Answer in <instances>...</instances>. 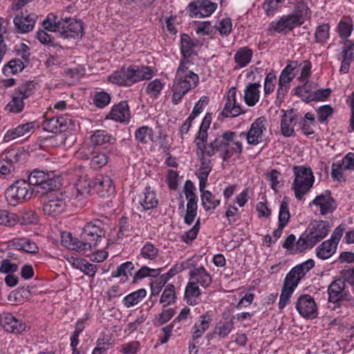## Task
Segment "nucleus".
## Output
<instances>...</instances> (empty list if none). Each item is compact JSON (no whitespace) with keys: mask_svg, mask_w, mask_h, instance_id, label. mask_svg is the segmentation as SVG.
<instances>
[{"mask_svg":"<svg viewBox=\"0 0 354 354\" xmlns=\"http://www.w3.org/2000/svg\"><path fill=\"white\" fill-rule=\"evenodd\" d=\"M66 207L65 199L62 197H56L44 203L43 211L46 215L57 216L65 210Z\"/></svg>","mask_w":354,"mask_h":354,"instance_id":"4be33fe9","label":"nucleus"},{"mask_svg":"<svg viewBox=\"0 0 354 354\" xmlns=\"http://www.w3.org/2000/svg\"><path fill=\"white\" fill-rule=\"evenodd\" d=\"M191 279H195L196 283L201 286L207 288L212 283V279L211 275L205 270V268L201 266L194 268L189 272Z\"/></svg>","mask_w":354,"mask_h":354,"instance_id":"cd10ccee","label":"nucleus"},{"mask_svg":"<svg viewBox=\"0 0 354 354\" xmlns=\"http://www.w3.org/2000/svg\"><path fill=\"white\" fill-rule=\"evenodd\" d=\"M71 119L64 116L53 117L44 121L43 129L52 133L63 132L66 131L68 124H71Z\"/></svg>","mask_w":354,"mask_h":354,"instance_id":"aec40b11","label":"nucleus"},{"mask_svg":"<svg viewBox=\"0 0 354 354\" xmlns=\"http://www.w3.org/2000/svg\"><path fill=\"white\" fill-rule=\"evenodd\" d=\"M37 15L35 13L26 14L21 12L13 19L15 28L19 33L24 34L30 32L35 24Z\"/></svg>","mask_w":354,"mask_h":354,"instance_id":"f3484780","label":"nucleus"},{"mask_svg":"<svg viewBox=\"0 0 354 354\" xmlns=\"http://www.w3.org/2000/svg\"><path fill=\"white\" fill-rule=\"evenodd\" d=\"M329 25L322 24L319 25L315 31V38L317 42L323 43L329 37Z\"/></svg>","mask_w":354,"mask_h":354,"instance_id":"6e6d98bb","label":"nucleus"},{"mask_svg":"<svg viewBox=\"0 0 354 354\" xmlns=\"http://www.w3.org/2000/svg\"><path fill=\"white\" fill-rule=\"evenodd\" d=\"M259 83L249 84L244 91V100L246 104L252 106L259 100Z\"/></svg>","mask_w":354,"mask_h":354,"instance_id":"c85d7f7f","label":"nucleus"},{"mask_svg":"<svg viewBox=\"0 0 354 354\" xmlns=\"http://www.w3.org/2000/svg\"><path fill=\"white\" fill-rule=\"evenodd\" d=\"M290 219V212L288 209V198L285 196L280 204L279 213L278 217V223L286 225Z\"/></svg>","mask_w":354,"mask_h":354,"instance_id":"8fccbe9b","label":"nucleus"},{"mask_svg":"<svg viewBox=\"0 0 354 354\" xmlns=\"http://www.w3.org/2000/svg\"><path fill=\"white\" fill-rule=\"evenodd\" d=\"M314 205L319 208L322 215L332 213L337 207L335 200L331 196L330 192L325 191L323 194L317 196L310 205Z\"/></svg>","mask_w":354,"mask_h":354,"instance_id":"2eb2a0df","label":"nucleus"},{"mask_svg":"<svg viewBox=\"0 0 354 354\" xmlns=\"http://www.w3.org/2000/svg\"><path fill=\"white\" fill-rule=\"evenodd\" d=\"M225 149L223 150L220 156L223 161H227L233 155H240L243 152L242 142L237 139V135L235 133L234 141H227Z\"/></svg>","mask_w":354,"mask_h":354,"instance_id":"bb28decb","label":"nucleus"},{"mask_svg":"<svg viewBox=\"0 0 354 354\" xmlns=\"http://www.w3.org/2000/svg\"><path fill=\"white\" fill-rule=\"evenodd\" d=\"M175 311L173 308H169L163 310L154 319L153 324L156 326H162L169 322L174 315Z\"/></svg>","mask_w":354,"mask_h":354,"instance_id":"bf43d9fd","label":"nucleus"},{"mask_svg":"<svg viewBox=\"0 0 354 354\" xmlns=\"http://www.w3.org/2000/svg\"><path fill=\"white\" fill-rule=\"evenodd\" d=\"M58 32L63 38H77L83 35V26L80 21L71 17L61 19Z\"/></svg>","mask_w":354,"mask_h":354,"instance_id":"9b49d317","label":"nucleus"},{"mask_svg":"<svg viewBox=\"0 0 354 354\" xmlns=\"http://www.w3.org/2000/svg\"><path fill=\"white\" fill-rule=\"evenodd\" d=\"M313 183H306L301 181L299 176H295V180L292 185V189L295 192V195L297 199L301 200L303 196L307 194V192L313 187Z\"/></svg>","mask_w":354,"mask_h":354,"instance_id":"72a5a7b5","label":"nucleus"},{"mask_svg":"<svg viewBox=\"0 0 354 354\" xmlns=\"http://www.w3.org/2000/svg\"><path fill=\"white\" fill-rule=\"evenodd\" d=\"M109 157L104 153H95L91 157V166L95 169L104 167L108 162Z\"/></svg>","mask_w":354,"mask_h":354,"instance_id":"864d4df0","label":"nucleus"},{"mask_svg":"<svg viewBox=\"0 0 354 354\" xmlns=\"http://www.w3.org/2000/svg\"><path fill=\"white\" fill-rule=\"evenodd\" d=\"M300 241V237L296 241V237L294 234L288 235L282 244V247L288 251L292 254L301 253L307 250V248L301 249L298 245Z\"/></svg>","mask_w":354,"mask_h":354,"instance_id":"ea45409f","label":"nucleus"},{"mask_svg":"<svg viewBox=\"0 0 354 354\" xmlns=\"http://www.w3.org/2000/svg\"><path fill=\"white\" fill-rule=\"evenodd\" d=\"M337 250V246L328 240L322 242L316 249V254L320 259H326L330 257Z\"/></svg>","mask_w":354,"mask_h":354,"instance_id":"e433bc0d","label":"nucleus"},{"mask_svg":"<svg viewBox=\"0 0 354 354\" xmlns=\"http://www.w3.org/2000/svg\"><path fill=\"white\" fill-rule=\"evenodd\" d=\"M105 235L104 224L100 220H93L87 223L80 234L81 243L86 253L92 251Z\"/></svg>","mask_w":354,"mask_h":354,"instance_id":"39448f33","label":"nucleus"},{"mask_svg":"<svg viewBox=\"0 0 354 354\" xmlns=\"http://www.w3.org/2000/svg\"><path fill=\"white\" fill-rule=\"evenodd\" d=\"M153 75V71L149 66H124L111 74L108 80L118 86H131L142 80H150Z\"/></svg>","mask_w":354,"mask_h":354,"instance_id":"f03ea898","label":"nucleus"},{"mask_svg":"<svg viewBox=\"0 0 354 354\" xmlns=\"http://www.w3.org/2000/svg\"><path fill=\"white\" fill-rule=\"evenodd\" d=\"M35 128V122L19 124L16 128L8 130L3 137L4 142H9L16 138L29 136Z\"/></svg>","mask_w":354,"mask_h":354,"instance_id":"5701e85b","label":"nucleus"},{"mask_svg":"<svg viewBox=\"0 0 354 354\" xmlns=\"http://www.w3.org/2000/svg\"><path fill=\"white\" fill-rule=\"evenodd\" d=\"M276 80V75L273 72H270L266 75L264 81V93L266 95L270 94L275 88L274 82Z\"/></svg>","mask_w":354,"mask_h":354,"instance_id":"774afa93","label":"nucleus"},{"mask_svg":"<svg viewBox=\"0 0 354 354\" xmlns=\"http://www.w3.org/2000/svg\"><path fill=\"white\" fill-rule=\"evenodd\" d=\"M296 309L304 318L313 319L317 315V308L314 299L309 295H302L296 302Z\"/></svg>","mask_w":354,"mask_h":354,"instance_id":"ddd939ff","label":"nucleus"},{"mask_svg":"<svg viewBox=\"0 0 354 354\" xmlns=\"http://www.w3.org/2000/svg\"><path fill=\"white\" fill-rule=\"evenodd\" d=\"M18 270V265L12 263L9 259H3L0 263V272L4 274H12Z\"/></svg>","mask_w":354,"mask_h":354,"instance_id":"69168bd1","label":"nucleus"},{"mask_svg":"<svg viewBox=\"0 0 354 354\" xmlns=\"http://www.w3.org/2000/svg\"><path fill=\"white\" fill-rule=\"evenodd\" d=\"M330 225L328 221H319L311 224L300 236L299 245L304 248H311L317 243L326 236L330 231Z\"/></svg>","mask_w":354,"mask_h":354,"instance_id":"423d86ee","label":"nucleus"},{"mask_svg":"<svg viewBox=\"0 0 354 354\" xmlns=\"http://www.w3.org/2000/svg\"><path fill=\"white\" fill-rule=\"evenodd\" d=\"M93 187L100 197L105 198L113 194L115 187L109 176L100 175L95 177Z\"/></svg>","mask_w":354,"mask_h":354,"instance_id":"a211bd4d","label":"nucleus"},{"mask_svg":"<svg viewBox=\"0 0 354 354\" xmlns=\"http://www.w3.org/2000/svg\"><path fill=\"white\" fill-rule=\"evenodd\" d=\"M265 118L260 117L256 119L251 124L248 132H241L240 136L246 138L249 145H257L263 140V131L266 130Z\"/></svg>","mask_w":354,"mask_h":354,"instance_id":"f8f14e48","label":"nucleus"},{"mask_svg":"<svg viewBox=\"0 0 354 354\" xmlns=\"http://www.w3.org/2000/svg\"><path fill=\"white\" fill-rule=\"evenodd\" d=\"M188 7L190 17H206L214 12L217 5L208 0H196V1L191 2Z\"/></svg>","mask_w":354,"mask_h":354,"instance_id":"4468645a","label":"nucleus"},{"mask_svg":"<svg viewBox=\"0 0 354 354\" xmlns=\"http://www.w3.org/2000/svg\"><path fill=\"white\" fill-rule=\"evenodd\" d=\"M207 151L196 152L201 165L198 171V176H208L212 171L211 160L206 158Z\"/></svg>","mask_w":354,"mask_h":354,"instance_id":"a19ab883","label":"nucleus"},{"mask_svg":"<svg viewBox=\"0 0 354 354\" xmlns=\"http://www.w3.org/2000/svg\"><path fill=\"white\" fill-rule=\"evenodd\" d=\"M75 185L77 195L84 196L90 195L91 185L86 175L80 176Z\"/></svg>","mask_w":354,"mask_h":354,"instance_id":"c03bdc74","label":"nucleus"},{"mask_svg":"<svg viewBox=\"0 0 354 354\" xmlns=\"http://www.w3.org/2000/svg\"><path fill=\"white\" fill-rule=\"evenodd\" d=\"M207 129L206 128L201 127L194 140V143L196 147V152H203L208 151L207 141Z\"/></svg>","mask_w":354,"mask_h":354,"instance_id":"58836bf2","label":"nucleus"},{"mask_svg":"<svg viewBox=\"0 0 354 354\" xmlns=\"http://www.w3.org/2000/svg\"><path fill=\"white\" fill-rule=\"evenodd\" d=\"M194 190V183L191 180H187L183 189V192L187 200L186 214L184 218V222L187 225H191L197 215L198 198Z\"/></svg>","mask_w":354,"mask_h":354,"instance_id":"9d476101","label":"nucleus"},{"mask_svg":"<svg viewBox=\"0 0 354 354\" xmlns=\"http://www.w3.org/2000/svg\"><path fill=\"white\" fill-rule=\"evenodd\" d=\"M34 192L27 181L17 180L6 189V198L10 205H16L30 199Z\"/></svg>","mask_w":354,"mask_h":354,"instance_id":"0eeeda50","label":"nucleus"},{"mask_svg":"<svg viewBox=\"0 0 354 354\" xmlns=\"http://www.w3.org/2000/svg\"><path fill=\"white\" fill-rule=\"evenodd\" d=\"M200 229V219L198 218L194 225L187 232H185L183 235H182V240L186 243L192 242L194 239H195L197 236Z\"/></svg>","mask_w":354,"mask_h":354,"instance_id":"680f3d73","label":"nucleus"},{"mask_svg":"<svg viewBox=\"0 0 354 354\" xmlns=\"http://www.w3.org/2000/svg\"><path fill=\"white\" fill-rule=\"evenodd\" d=\"M314 261L313 259H308L292 268L286 274L280 295L279 301V309H283L289 302L291 295L297 287L301 279L314 267Z\"/></svg>","mask_w":354,"mask_h":354,"instance_id":"7ed1b4c3","label":"nucleus"},{"mask_svg":"<svg viewBox=\"0 0 354 354\" xmlns=\"http://www.w3.org/2000/svg\"><path fill=\"white\" fill-rule=\"evenodd\" d=\"M202 205L206 211L214 209L221 203L220 199L216 198L212 193L208 190L203 192L201 195Z\"/></svg>","mask_w":354,"mask_h":354,"instance_id":"79ce46f5","label":"nucleus"},{"mask_svg":"<svg viewBox=\"0 0 354 354\" xmlns=\"http://www.w3.org/2000/svg\"><path fill=\"white\" fill-rule=\"evenodd\" d=\"M295 176H299L301 181L306 183H314V176L310 167L304 166H295L293 167Z\"/></svg>","mask_w":354,"mask_h":354,"instance_id":"a18cd8bd","label":"nucleus"},{"mask_svg":"<svg viewBox=\"0 0 354 354\" xmlns=\"http://www.w3.org/2000/svg\"><path fill=\"white\" fill-rule=\"evenodd\" d=\"M180 43V51L183 57L182 60H185L186 62V64H188L189 61L187 60V59L192 54H194V48L195 47V44L186 34H183L181 35Z\"/></svg>","mask_w":354,"mask_h":354,"instance_id":"f704fd0d","label":"nucleus"},{"mask_svg":"<svg viewBox=\"0 0 354 354\" xmlns=\"http://www.w3.org/2000/svg\"><path fill=\"white\" fill-rule=\"evenodd\" d=\"M318 120L319 122H325L333 113V109L329 104L319 106L317 110Z\"/></svg>","mask_w":354,"mask_h":354,"instance_id":"e2e57ef3","label":"nucleus"},{"mask_svg":"<svg viewBox=\"0 0 354 354\" xmlns=\"http://www.w3.org/2000/svg\"><path fill=\"white\" fill-rule=\"evenodd\" d=\"M285 0H266L263 8L268 16L273 15Z\"/></svg>","mask_w":354,"mask_h":354,"instance_id":"4d7b16f0","label":"nucleus"},{"mask_svg":"<svg viewBox=\"0 0 354 354\" xmlns=\"http://www.w3.org/2000/svg\"><path fill=\"white\" fill-rule=\"evenodd\" d=\"M106 118L115 121L126 122L130 119L129 107L126 101H121L115 105L111 110Z\"/></svg>","mask_w":354,"mask_h":354,"instance_id":"b1692460","label":"nucleus"},{"mask_svg":"<svg viewBox=\"0 0 354 354\" xmlns=\"http://www.w3.org/2000/svg\"><path fill=\"white\" fill-rule=\"evenodd\" d=\"M11 243L12 245L16 249L23 250L27 253L35 254L39 250L36 243L27 238L14 239Z\"/></svg>","mask_w":354,"mask_h":354,"instance_id":"c756f323","label":"nucleus"},{"mask_svg":"<svg viewBox=\"0 0 354 354\" xmlns=\"http://www.w3.org/2000/svg\"><path fill=\"white\" fill-rule=\"evenodd\" d=\"M354 59V42L346 39L342 50V60L340 67V72L347 73L349 71L351 64Z\"/></svg>","mask_w":354,"mask_h":354,"instance_id":"393cba45","label":"nucleus"},{"mask_svg":"<svg viewBox=\"0 0 354 354\" xmlns=\"http://www.w3.org/2000/svg\"><path fill=\"white\" fill-rule=\"evenodd\" d=\"M25 64L24 62L20 59H13L10 60L7 66L4 68V73L6 70L10 68L12 74H16L19 72L22 71L24 68Z\"/></svg>","mask_w":354,"mask_h":354,"instance_id":"338daca9","label":"nucleus"},{"mask_svg":"<svg viewBox=\"0 0 354 354\" xmlns=\"http://www.w3.org/2000/svg\"><path fill=\"white\" fill-rule=\"evenodd\" d=\"M138 202L145 210L154 209L158 204L156 193L151 189L150 187H145L143 192L139 195Z\"/></svg>","mask_w":354,"mask_h":354,"instance_id":"a878e982","label":"nucleus"},{"mask_svg":"<svg viewBox=\"0 0 354 354\" xmlns=\"http://www.w3.org/2000/svg\"><path fill=\"white\" fill-rule=\"evenodd\" d=\"M347 292L344 280L337 279L332 281L328 288L329 308L333 310L341 308Z\"/></svg>","mask_w":354,"mask_h":354,"instance_id":"1a4fd4ad","label":"nucleus"},{"mask_svg":"<svg viewBox=\"0 0 354 354\" xmlns=\"http://www.w3.org/2000/svg\"><path fill=\"white\" fill-rule=\"evenodd\" d=\"M28 183H30V187L35 186L36 187L35 192L41 195L53 191L59 186L57 179L50 177L48 174L41 170L32 171L28 176Z\"/></svg>","mask_w":354,"mask_h":354,"instance_id":"6e6552de","label":"nucleus"},{"mask_svg":"<svg viewBox=\"0 0 354 354\" xmlns=\"http://www.w3.org/2000/svg\"><path fill=\"white\" fill-rule=\"evenodd\" d=\"M169 279L166 278L165 274H162L158 279L151 283V295H158L162 287Z\"/></svg>","mask_w":354,"mask_h":354,"instance_id":"0e129e2a","label":"nucleus"},{"mask_svg":"<svg viewBox=\"0 0 354 354\" xmlns=\"http://www.w3.org/2000/svg\"><path fill=\"white\" fill-rule=\"evenodd\" d=\"M140 254L145 259L153 260L158 255V249L153 244L147 243L141 249Z\"/></svg>","mask_w":354,"mask_h":354,"instance_id":"5fc2aeb1","label":"nucleus"},{"mask_svg":"<svg viewBox=\"0 0 354 354\" xmlns=\"http://www.w3.org/2000/svg\"><path fill=\"white\" fill-rule=\"evenodd\" d=\"M62 244L69 250L86 253L83 243L81 239L73 237L70 233H63L62 234Z\"/></svg>","mask_w":354,"mask_h":354,"instance_id":"2f4dec72","label":"nucleus"},{"mask_svg":"<svg viewBox=\"0 0 354 354\" xmlns=\"http://www.w3.org/2000/svg\"><path fill=\"white\" fill-rule=\"evenodd\" d=\"M310 10L304 3H299L292 14L283 15L279 20L270 24V30L278 33L291 32L303 24L310 17Z\"/></svg>","mask_w":354,"mask_h":354,"instance_id":"20e7f679","label":"nucleus"},{"mask_svg":"<svg viewBox=\"0 0 354 354\" xmlns=\"http://www.w3.org/2000/svg\"><path fill=\"white\" fill-rule=\"evenodd\" d=\"M110 102L111 96L105 91L97 92L93 97V103L98 108L106 106Z\"/></svg>","mask_w":354,"mask_h":354,"instance_id":"603ef678","label":"nucleus"},{"mask_svg":"<svg viewBox=\"0 0 354 354\" xmlns=\"http://www.w3.org/2000/svg\"><path fill=\"white\" fill-rule=\"evenodd\" d=\"M216 28L221 35L227 36L232 30L231 19L226 17L221 19L216 25Z\"/></svg>","mask_w":354,"mask_h":354,"instance_id":"13d9d810","label":"nucleus"},{"mask_svg":"<svg viewBox=\"0 0 354 354\" xmlns=\"http://www.w3.org/2000/svg\"><path fill=\"white\" fill-rule=\"evenodd\" d=\"M163 87L164 83L159 79H155L147 84L145 92L150 97L157 98Z\"/></svg>","mask_w":354,"mask_h":354,"instance_id":"de8ad7c7","label":"nucleus"},{"mask_svg":"<svg viewBox=\"0 0 354 354\" xmlns=\"http://www.w3.org/2000/svg\"><path fill=\"white\" fill-rule=\"evenodd\" d=\"M91 142L95 145H113L115 138L104 130H97L91 136Z\"/></svg>","mask_w":354,"mask_h":354,"instance_id":"c9c22d12","label":"nucleus"},{"mask_svg":"<svg viewBox=\"0 0 354 354\" xmlns=\"http://www.w3.org/2000/svg\"><path fill=\"white\" fill-rule=\"evenodd\" d=\"M187 64L185 60H181L176 73L171 88L173 93L171 101L174 104H178L185 94L191 89L194 88L199 82L198 75L189 70Z\"/></svg>","mask_w":354,"mask_h":354,"instance_id":"f257e3e1","label":"nucleus"},{"mask_svg":"<svg viewBox=\"0 0 354 354\" xmlns=\"http://www.w3.org/2000/svg\"><path fill=\"white\" fill-rule=\"evenodd\" d=\"M176 298L175 287L173 284H169L161 295L160 303L166 306L175 302Z\"/></svg>","mask_w":354,"mask_h":354,"instance_id":"09e8293b","label":"nucleus"},{"mask_svg":"<svg viewBox=\"0 0 354 354\" xmlns=\"http://www.w3.org/2000/svg\"><path fill=\"white\" fill-rule=\"evenodd\" d=\"M297 117L293 109L283 112L281 119V131L283 136L289 138L295 135V126Z\"/></svg>","mask_w":354,"mask_h":354,"instance_id":"412c9836","label":"nucleus"},{"mask_svg":"<svg viewBox=\"0 0 354 354\" xmlns=\"http://www.w3.org/2000/svg\"><path fill=\"white\" fill-rule=\"evenodd\" d=\"M71 265L89 277H93L97 272V266L88 263L84 259H73Z\"/></svg>","mask_w":354,"mask_h":354,"instance_id":"473e14b6","label":"nucleus"},{"mask_svg":"<svg viewBox=\"0 0 354 354\" xmlns=\"http://www.w3.org/2000/svg\"><path fill=\"white\" fill-rule=\"evenodd\" d=\"M236 91L234 88L229 91V95L227 97L224 108L220 113L224 118H234L244 113L239 104L236 101Z\"/></svg>","mask_w":354,"mask_h":354,"instance_id":"6ab92c4d","label":"nucleus"},{"mask_svg":"<svg viewBox=\"0 0 354 354\" xmlns=\"http://www.w3.org/2000/svg\"><path fill=\"white\" fill-rule=\"evenodd\" d=\"M147 295L145 289L141 288L130 293L123 299V303L127 308H130L138 304Z\"/></svg>","mask_w":354,"mask_h":354,"instance_id":"37998d69","label":"nucleus"},{"mask_svg":"<svg viewBox=\"0 0 354 354\" xmlns=\"http://www.w3.org/2000/svg\"><path fill=\"white\" fill-rule=\"evenodd\" d=\"M253 55L252 49L248 46L239 48L234 57L235 63L240 67L243 68L248 66L251 62Z\"/></svg>","mask_w":354,"mask_h":354,"instance_id":"7c9ffc66","label":"nucleus"},{"mask_svg":"<svg viewBox=\"0 0 354 354\" xmlns=\"http://www.w3.org/2000/svg\"><path fill=\"white\" fill-rule=\"evenodd\" d=\"M15 92L24 99H27L34 92V84L32 82H28L15 90Z\"/></svg>","mask_w":354,"mask_h":354,"instance_id":"052dcab7","label":"nucleus"},{"mask_svg":"<svg viewBox=\"0 0 354 354\" xmlns=\"http://www.w3.org/2000/svg\"><path fill=\"white\" fill-rule=\"evenodd\" d=\"M24 100L23 97L15 92L12 100L6 106L5 109L12 113H21L24 109Z\"/></svg>","mask_w":354,"mask_h":354,"instance_id":"4c0bfd02","label":"nucleus"},{"mask_svg":"<svg viewBox=\"0 0 354 354\" xmlns=\"http://www.w3.org/2000/svg\"><path fill=\"white\" fill-rule=\"evenodd\" d=\"M235 132L231 131H224L221 135H218L214 140L208 144L207 156L212 157L216 152H221L225 149L227 141H234Z\"/></svg>","mask_w":354,"mask_h":354,"instance_id":"dca6fc26","label":"nucleus"},{"mask_svg":"<svg viewBox=\"0 0 354 354\" xmlns=\"http://www.w3.org/2000/svg\"><path fill=\"white\" fill-rule=\"evenodd\" d=\"M134 270V265L131 261H127L122 263L117 269L112 272V277H125V280L128 279L129 276L132 275V271Z\"/></svg>","mask_w":354,"mask_h":354,"instance_id":"49530a36","label":"nucleus"},{"mask_svg":"<svg viewBox=\"0 0 354 354\" xmlns=\"http://www.w3.org/2000/svg\"><path fill=\"white\" fill-rule=\"evenodd\" d=\"M59 24L61 25V19L57 21V17L53 13L48 15L46 19L43 21L44 28L51 32H58V30H60Z\"/></svg>","mask_w":354,"mask_h":354,"instance_id":"3c124183","label":"nucleus"}]
</instances>
